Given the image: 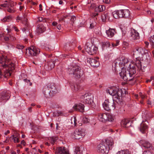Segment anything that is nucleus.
Returning <instances> with one entry per match:
<instances>
[{"mask_svg": "<svg viewBox=\"0 0 154 154\" xmlns=\"http://www.w3.org/2000/svg\"><path fill=\"white\" fill-rule=\"evenodd\" d=\"M106 92L112 96L113 100H105L103 103V107L105 110L107 111L114 110L115 108L114 101L117 102L121 101L122 91V90L119 89L117 87L113 86L107 88Z\"/></svg>", "mask_w": 154, "mask_h": 154, "instance_id": "nucleus-1", "label": "nucleus"}, {"mask_svg": "<svg viewBox=\"0 0 154 154\" xmlns=\"http://www.w3.org/2000/svg\"><path fill=\"white\" fill-rule=\"evenodd\" d=\"M133 65L131 66L129 63L128 66L130 68L126 70L125 68H123L119 74L121 78L125 81H130L132 80L134 77L135 74L136 72L137 67V70L144 72L142 69L141 62L140 60L136 58V60L133 62Z\"/></svg>", "mask_w": 154, "mask_h": 154, "instance_id": "nucleus-2", "label": "nucleus"}, {"mask_svg": "<svg viewBox=\"0 0 154 154\" xmlns=\"http://www.w3.org/2000/svg\"><path fill=\"white\" fill-rule=\"evenodd\" d=\"M113 144V140L109 138L98 145L97 151L102 154H107L108 153L109 149H112Z\"/></svg>", "mask_w": 154, "mask_h": 154, "instance_id": "nucleus-3", "label": "nucleus"}, {"mask_svg": "<svg viewBox=\"0 0 154 154\" xmlns=\"http://www.w3.org/2000/svg\"><path fill=\"white\" fill-rule=\"evenodd\" d=\"M67 73L71 76L76 79L81 78L83 75V72L79 66L75 65L69 66Z\"/></svg>", "mask_w": 154, "mask_h": 154, "instance_id": "nucleus-4", "label": "nucleus"}, {"mask_svg": "<svg viewBox=\"0 0 154 154\" xmlns=\"http://www.w3.org/2000/svg\"><path fill=\"white\" fill-rule=\"evenodd\" d=\"M129 62L124 57L122 56L119 57L116 59L112 64V69H114L116 70L117 67L123 66V68H127L129 63Z\"/></svg>", "mask_w": 154, "mask_h": 154, "instance_id": "nucleus-5", "label": "nucleus"}, {"mask_svg": "<svg viewBox=\"0 0 154 154\" xmlns=\"http://www.w3.org/2000/svg\"><path fill=\"white\" fill-rule=\"evenodd\" d=\"M98 118L100 121L103 122L107 121L112 122L115 119L114 116L109 113H99L98 115Z\"/></svg>", "mask_w": 154, "mask_h": 154, "instance_id": "nucleus-6", "label": "nucleus"}, {"mask_svg": "<svg viewBox=\"0 0 154 154\" xmlns=\"http://www.w3.org/2000/svg\"><path fill=\"white\" fill-rule=\"evenodd\" d=\"M147 52V51L144 50L143 48L137 47L133 49L132 54L134 56L137 57L136 58H137V59L139 60L138 57H141L143 54H145L146 55H147L148 54ZM135 60H136V59Z\"/></svg>", "mask_w": 154, "mask_h": 154, "instance_id": "nucleus-7", "label": "nucleus"}, {"mask_svg": "<svg viewBox=\"0 0 154 154\" xmlns=\"http://www.w3.org/2000/svg\"><path fill=\"white\" fill-rule=\"evenodd\" d=\"M85 130L84 129L77 128L71 134L72 137L75 139H79L85 135Z\"/></svg>", "mask_w": 154, "mask_h": 154, "instance_id": "nucleus-8", "label": "nucleus"}, {"mask_svg": "<svg viewBox=\"0 0 154 154\" xmlns=\"http://www.w3.org/2000/svg\"><path fill=\"white\" fill-rule=\"evenodd\" d=\"M93 97L90 94H85L81 97V101L85 104H91L93 102Z\"/></svg>", "mask_w": 154, "mask_h": 154, "instance_id": "nucleus-9", "label": "nucleus"}, {"mask_svg": "<svg viewBox=\"0 0 154 154\" xmlns=\"http://www.w3.org/2000/svg\"><path fill=\"white\" fill-rule=\"evenodd\" d=\"M26 54L28 56H36L40 52V49L35 47L32 46L28 49H26L25 51Z\"/></svg>", "mask_w": 154, "mask_h": 154, "instance_id": "nucleus-10", "label": "nucleus"}, {"mask_svg": "<svg viewBox=\"0 0 154 154\" xmlns=\"http://www.w3.org/2000/svg\"><path fill=\"white\" fill-rule=\"evenodd\" d=\"M149 125V124L147 121H143L140 124L139 128L140 132L142 133H145L147 130Z\"/></svg>", "mask_w": 154, "mask_h": 154, "instance_id": "nucleus-11", "label": "nucleus"}, {"mask_svg": "<svg viewBox=\"0 0 154 154\" xmlns=\"http://www.w3.org/2000/svg\"><path fill=\"white\" fill-rule=\"evenodd\" d=\"M48 85L45 86L43 88L42 93L44 97L46 98H49L52 97V95L51 93Z\"/></svg>", "mask_w": 154, "mask_h": 154, "instance_id": "nucleus-12", "label": "nucleus"}, {"mask_svg": "<svg viewBox=\"0 0 154 154\" xmlns=\"http://www.w3.org/2000/svg\"><path fill=\"white\" fill-rule=\"evenodd\" d=\"M55 154H69L68 149L65 147L57 148L55 151Z\"/></svg>", "mask_w": 154, "mask_h": 154, "instance_id": "nucleus-13", "label": "nucleus"}, {"mask_svg": "<svg viewBox=\"0 0 154 154\" xmlns=\"http://www.w3.org/2000/svg\"><path fill=\"white\" fill-rule=\"evenodd\" d=\"M10 97V92L7 91L5 93H4L2 94L0 97V101H6L8 100Z\"/></svg>", "mask_w": 154, "mask_h": 154, "instance_id": "nucleus-14", "label": "nucleus"}, {"mask_svg": "<svg viewBox=\"0 0 154 154\" xmlns=\"http://www.w3.org/2000/svg\"><path fill=\"white\" fill-rule=\"evenodd\" d=\"M87 62L92 66L97 67L99 65V63L98 60L96 59L91 58H88Z\"/></svg>", "mask_w": 154, "mask_h": 154, "instance_id": "nucleus-15", "label": "nucleus"}, {"mask_svg": "<svg viewBox=\"0 0 154 154\" xmlns=\"http://www.w3.org/2000/svg\"><path fill=\"white\" fill-rule=\"evenodd\" d=\"M48 88L50 91H51V93L52 96L54 95L57 92V90L55 84L54 83H51L48 85Z\"/></svg>", "mask_w": 154, "mask_h": 154, "instance_id": "nucleus-16", "label": "nucleus"}, {"mask_svg": "<svg viewBox=\"0 0 154 154\" xmlns=\"http://www.w3.org/2000/svg\"><path fill=\"white\" fill-rule=\"evenodd\" d=\"M141 143L142 144L143 146L146 149H148V150L151 151L153 149V147L152 144L149 142L145 140L142 141Z\"/></svg>", "mask_w": 154, "mask_h": 154, "instance_id": "nucleus-17", "label": "nucleus"}, {"mask_svg": "<svg viewBox=\"0 0 154 154\" xmlns=\"http://www.w3.org/2000/svg\"><path fill=\"white\" fill-rule=\"evenodd\" d=\"M73 108L75 110L82 112H84V105L81 103L75 104Z\"/></svg>", "mask_w": 154, "mask_h": 154, "instance_id": "nucleus-18", "label": "nucleus"}, {"mask_svg": "<svg viewBox=\"0 0 154 154\" xmlns=\"http://www.w3.org/2000/svg\"><path fill=\"white\" fill-rule=\"evenodd\" d=\"M121 125L124 128H127L131 125V122L128 119H124L122 120L121 122Z\"/></svg>", "mask_w": 154, "mask_h": 154, "instance_id": "nucleus-19", "label": "nucleus"}, {"mask_svg": "<svg viewBox=\"0 0 154 154\" xmlns=\"http://www.w3.org/2000/svg\"><path fill=\"white\" fill-rule=\"evenodd\" d=\"M46 30V28L42 24H39L37 27L36 31L38 34H40L43 33Z\"/></svg>", "mask_w": 154, "mask_h": 154, "instance_id": "nucleus-20", "label": "nucleus"}, {"mask_svg": "<svg viewBox=\"0 0 154 154\" xmlns=\"http://www.w3.org/2000/svg\"><path fill=\"white\" fill-rule=\"evenodd\" d=\"M131 35L132 38L134 40L138 39L139 38V33L134 29L131 30Z\"/></svg>", "mask_w": 154, "mask_h": 154, "instance_id": "nucleus-21", "label": "nucleus"}, {"mask_svg": "<svg viewBox=\"0 0 154 154\" xmlns=\"http://www.w3.org/2000/svg\"><path fill=\"white\" fill-rule=\"evenodd\" d=\"M71 87L72 90L76 92L80 89V86L77 83H73L71 84Z\"/></svg>", "mask_w": 154, "mask_h": 154, "instance_id": "nucleus-22", "label": "nucleus"}, {"mask_svg": "<svg viewBox=\"0 0 154 154\" xmlns=\"http://www.w3.org/2000/svg\"><path fill=\"white\" fill-rule=\"evenodd\" d=\"M114 29H109V30L106 31V33L108 37L111 38L114 35Z\"/></svg>", "mask_w": 154, "mask_h": 154, "instance_id": "nucleus-23", "label": "nucleus"}, {"mask_svg": "<svg viewBox=\"0 0 154 154\" xmlns=\"http://www.w3.org/2000/svg\"><path fill=\"white\" fill-rule=\"evenodd\" d=\"M82 149H83V147L82 146L76 147L74 151V154H82Z\"/></svg>", "mask_w": 154, "mask_h": 154, "instance_id": "nucleus-24", "label": "nucleus"}, {"mask_svg": "<svg viewBox=\"0 0 154 154\" xmlns=\"http://www.w3.org/2000/svg\"><path fill=\"white\" fill-rule=\"evenodd\" d=\"M58 139V137H52L48 138L46 140L47 141L48 140L52 144H54V143Z\"/></svg>", "mask_w": 154, "mask_h": 154, "instance_id": "nucleus-25", "label": "nucleus"}, {"mask_svg": "<svg viewBox=\"0 0 154 154\" xmlns=\"http://www.w3.org/2000/svg\"><path fill=\"white\" fill-rule=\"evenodd\" d=\"M74 46L71 43H67L64 46V48L67 51L71 50L73 48Z\"/></svg>", "mask_w": 154, "mask_h": 154, "instance_id": "nucleus-26", "label": "nucleus"}, {"mask_svg": "<svg viewBox=\"0 0 154 154\" xmlns=\"http://www.w3.org/2000/svg\"><path fill=\"white\" fill-rule=\"evenodd\" d=\"M101 18L103 22L105 21L109 18L108 13L106 12H104L101 15Z\"/></svg>", "mask_w": 154, "mask_h": 154, "instance_id": "nucleus-27", "label": "nucleus"}, {"mask_svg": "<svg viewBox=\"0 0 154 154\" xmlns=\"http://www.w3.org/2000/svg\"><path fill=\"white\" fill-rule=\"evenodd\" d=\"M97 49V47L92 45L91 47V50L88 54L91 55H93L96 53Z\"/></svg>", "mask_w": 154, "mask_h": 154, "instance_id": "nucleus-28", "label": "nucleus"}, {"mask_svg": "<svg viewBox=\"0 0 154 154\" xmlns=\"http://www.w3.org/2000/svg\"><path fill=\"white\" fill-rule=\"evenodd\" d=\"M92 45L90 43H87L85 44V49L86 51L88 53L89 52H90V51L91 50V47Z\"/></svg>", "mask_w": 154, "mask_h": 154, "instance_id": "nucleus-29", "label": "nucleus"}, {"mask_svg": "<svg viewBox=\"0 0 154 154\" xmlns=\"http://www.w3.org/2000/svg\"><path fill=\"white\" fill-rule=\"evenodd\" d=\"M130 13V12L128 10H123V17L125 18H128L129 16Z\"/></svg>", "mask_w": 154, "mask_h": 154, "instance_id": "nucleus-30", "label": "nucleus"}, {"mask_svg": "<svg viewBox=\"0 0 154 154\" xmlns=\"http://www.w3.org/2000/svg\"><path fill=\"white\" fill-rule=\"evenodd\" d=\"M116 154H131V152L128 150H123L119 151Z\"/></svg>", "mask_w": 154, "mask_h": 154, "instance_id": "nucleus-31", "label": "nucleus"}, {"mask_svg": "<svg viewBox=\"0 0 154 154\" xmlns=\"http://www.w3.org/2000/svg\"><path fill=\"white\" fill-rule=\"evenodd\" d=\"M20 137V135L18 133L15 134L14 135V142L15 143H18L20 142L19 138Z\"/></svg>", "mask_w": 154, "mask_h": 154, "instance_id": "nucleus-32", "label": "nucleus"}, {"mask_svg": "<svg viewBox=\"0 0 154 154\" xmlns=\"http://www.w3.org/2000/svg\"><path fill=\"white\" fill-rule=\"evenodd\" d=\"M76 119L75 116L72 117L70 120V123H71L72 126L74 125V126H75L76 124Z\"/></svg>", "mask_w": 154, "mask_h": 154, "instance_id": "nucleus-33", "label": "nucleus"}, {"mask_svg": "<svg viewBox=\"0 0 154 154\" xmlns=\"http://www.w3.org/2000/svg\"><path fill=\"white\" fill-rule=\"evenodd\" d=\"M2 66L3 68H6L7 67L9 68H14V65L13 63H11L10 64H9V65L6 63H5L3 65L2 64Z\"/></svg>", "mask_w": 154, "mask_h": 154, "instance_id": "nucleus-34", "label": "nucleus"}, {"mask_svg": "<svg viewBox=\"0 0 154 154\" xmlns=\"http://www.w3.org/2000/svg\"><path fill=\"white\" fill-rule=\"evenodd\" d=\"M112 15L113 17L116 19H118L119 18L118 15V11H115L112 13Z\"/></svg>", "mask_w": 154, "mask_h": 154, "instance_id": "nucleus-35", "label": "nucleus"}, {"mask_svg": "<svg viewBox=\"0 0 154 154\" xmlns=\"http://www.w3.org/2000/svg\"><path fill=\"white\" fill-rule=\"evenodd\" d=\"M101 44L103 47H109L110 46V44L108 42H103L101 43Z\"/></svg>", "mask_w": 154, "mask_h": 154, "instance_id": "nucleus-36", "label": "nucleus"}, {"mask_svg": "<svg viewBox=\"0 0 154 154\" xmlns=\"http://www.w3.org/2000/svg\"><path fill=\"white\" fill-rule=\"evenodd\" d=\"M11 16H8L4 18L2 20V21L4 22H8L9 20H11Z\"/></svg>", "mask_w": 154, "mask_h": 154, "instance_id": "nucleus-37", "label": "nucleus"}, {"mask_svg": "<svg viewBox=\"0 0 154 154\" xmlns=\"http://www.w3.org/2000/svg\"><path fill=\"white\" fill-rule=\"evenodd\" d=\"M118 11L119 18L123 17V10H118Z\"/></svg>", "mask_w": 154, "mask_h": 154, "instance_id": "nucleus-38", "label": "nucleus"}, {"mask_svg": "<svg viewBox=\"0 0 154 154\" xmlns=\"http://www.w3.org/2000/svg\"><path fill=\"white\" fill-rule=\"evenodd\" d=\"M99 8V11L100 12L103 11H104L105 9V7L103 5H100L98 6Z\"/></svg>", "mask_w": 154, "mask_h": 154, "instance_id": "nucleus-39", "label": "nucleus"}, {"mask_svg": "<svg viewBox=\"0 0 154 154\" xmlns=\"http://www.w3.org/2000/svg\"><path fill=\"white\" fill-rule=\"evenodd\" d=\"M27 19H26L25 17H24L23 18H22V20H23V21H21L22 22V23L23 24L25 25V26H28V24L27 22Z\"/></svg>", "mask_w": 154, "mask_h": 154, "instance_id": "nucleus-40", "label": "nucleus"}, {"mask_svg": "<svg viewBox=\"0 0 154 154\" xmlns=\"http://www.w3.org/2000/svg\"><path fill=\"white\" fill-rule=\"evenodd\" d=\"M82 121L84 123H86L89 121V119L86 117L84 116L82 118Z\"/></svg>", "mask_w": 154, "mask_h": 154, "instance_id": "nucleus-41", "label": "nucleus"}, {"mask_svg": "<svg viewBox=\"0 0 154 154\" xmlns=\"http://www.w3.org/2000/svg\"><path fill=\"white\" fill-rule=\"evenodd\" d=\"M76 17L75 16H72L71 19V21H72V24L73 25V24L74 23V22L75 20Z\"/></svg>", "mask_w": 154, "mask_h": 154, "instance_id": "nucleus-42", "label": "nucleus"}, {"mask_svg": "<svg viewBox=\"0 0 154 154\" xmlns=\"http://www.w3.org/2000/svg\"><path fill=\"white\" fill-rule=\"evenodd\" d=\"M16 48L18 49L22 50L24 48V46L20 44H17V45Z\"/></svg>", "mask_w": 154, "mask_h": 154, "instance_id": "nucleus-43", "label": "nucleus"}, {"mask_svg": "<svg viewBox=\"0 0 154 154\" xmlns=\"http://www.w3.org/2000/svg\"><path fill=\"white\" fill-rule=\"evenodd\" d=\"M45 20L43 19L42 17H38V22H45Z\"/></svg>", "mask_w": 154, "mask_h": 154, "instance_id": "nucleus-44", "label": "nucleus"}, {"mask_svg": "<svg viewBox=\"0 0 154 154\" xmlns=\"http://www.w3.org/2000/svg\"><path fill=\"white\" fill-rule=\"evenodd\" d=\"M55 62L54 61H53L52 62L50 63L49 65H50L51 68V69L54 67L55 66Z\"/></svg>", "mask_w": 154, "mask_h": 154, "instance_id": "nucleus-45", "label": "nucleus"}, {"mask_svg": "<svg viewBox=\"0 0 154 154\" xmlns=\"http://www.w3.org/2000/svg\"><path fill=\"white\" fill-rule=\"evenodd\" d=\"M7 11L9 13H14L15 12V11L13 9L8 8L7 9Z\"/></svg>", "mask_w": 154, "mask_h": 154, "instance_id": "nucleus-46", "label": "nucleus"}, {"mask_svg": "<svg viewBox=\"0 0 154 154\" xmlns=\"http://www.w3.org/2000/svg\"><path fill=\"white\" fill-rule=\"evenodd\" d=\"M149 40L150 43L154 42L153 41V40H154V35L149 38Z\"/></svg>", "mask_w": 154, "mask_h": 154, "instance_id": "nucleus-47", "label": "nucleus"}, {"mask_svg": "<svg viewBox=\"0 0 154 154\" xmlns=\"http://www.w3.org/2000/svg\"><path fill=\"white\" fill-rule=\"evenodd\" d=\"M123 46L127 47L128 45V43L126 42H124L123 44Z\"/></svg>", "mask_w": 154, "mask_h": 154, "instance_id": "nucleus-48", "label": "nucleus"}, {"mask_svg": "<svg viewBox=\"0 0 154 154\" xmlns=\"http://www.w3.org/2000/svg\"><path fill=\"white\" fill-rule=\"evenodd\" d=\"M103 1L106 4H109L110 2V0H103Z\"/></svg>", "mask_w": 154, "mask_h": 154, "instance_id": "nucleus-49", "label": "nucleus"}, {"mask_svg": "<svg viewBox=\"0 0 154 154\" xmlns=\"http://www.w3.org/2000/svg\"><path fill=\"white\" fill-rule=\"evenodd\" d=\"M96 5L95 4H92L91 5V6H90V8L92 9H94L95 8Z\"/></svg>", "mask_w": 154, "mask_h": 154, "instance_id": "nucleus-50", "label": "nucleus"}, {"mask_svg": "<svg viewBox=\"0 0 154 154\" xmlns=\"http://www.w3.org/2000/svg\"><path fill=\"white\" fill-rule=\"evenodd\" d=\"M98 14L97 13L95 14L93 16V18H94V19H97V15H98Z\"/></svg>", "mask_w": 154, "mask_h": 154, "instance_id": "nucleus-51", "label": "nucleus"}, {"mask_svg": "<svg viewBox=\"0 0 154 154\" xmlns=\"http://www.w3.org/2000/svg\"><path fill=\"white\" fill-rule=\"evenodd\" d=\"M95 10L96 12H100V11H99V9L98 6L97 7L96 6L95 8Z\"/></svg>", "mask_w": 154, "mask_h": 154, "instance_id": "nucleus-52", "label": "nucleus"}, {"mask_svg": "<svg viewBox=\"0 0 154 154\" xmlns=\"http://www.w3.org/2000/svg\"><path fill=\"white\" fill-rule=\"evenodd\" d=\"M14 135H13L12 136L10 137V138H9V140L11 141H14Z\"/></svg>", "mask_w": 154, "mask_h": 154, "instance_id": "nucleus-53", "label": "nucleus"}, {"mask_svg": "<svg viewBox=\"0 0 154 154\" xmlns=\"http://www.w3.org/2000/svg\"><path fill=\"white\" fill-rule=\"evenodd\" d=\"M28 26H26L24 27H23L22 28V30L23 32H24L26 31V29H27V27Z\"/></svg>", "mask_w": 154, "mask_h": 154, "instance_id": "nucleus-54", "label": "nucleus"}, {"mask_svg": "<svg viewBox=\"0 0 154 154\" xmlns=\"http://www.w3.org/2000/svg\"><path fill=\"white\" fill-rule=\"evenodd\" d=\"M139 95L142 99H144L145 97V96L143 94L141 93H140L139 94Z\"/></svg>", "mask_w": 154, "mask_h": 154, "instance_id": "nucleus-55", "label": "nucleus"}, {"mask_svg": "<svg viewBox=\"0 0 154 154\" xmlns=\"http://www.w3.org/2000/svg\"><path fill=\"white\" fill-rule=\"evenodd\" d=\"M8 4H2L0 5V6L2 7L5 8L8 6Z\"/></svg>", "mask_w": 154, "mask_h": 154, "instance_id": "nucleus-56", "label": "nucleus"}, {"mask_svg": "<svg viewBox=\"0 0 154 154\" xmlns=\"http://www.w3.org/2000/svg\"><path fill=\"white\" fill-rule=\"evenodd\" d=\"M21 144L23 145V146H25L26 144V143L24 140L21 141Z\"/></svg>", "mask_w": 154, "mask_h": 154, "instance_id": "nucleus-57", "label": "nucleus"}, {"mask_svg": "<svg viewBox=\"0 0 154 154\" xmlns=\"http://www.w3.org/2000/svg\"><path fill=\"white\" fill-rule=\"evenodd\" d=\"M145 47L147 48L149 45V42H145Z\"/></svg>", "mask_w": 154, "mask_h": 154, "instance_id": "nucleus-58", "label": "nucleus"}, {"mask_svg": "<svg viewBox=\"0 0 154 154\" xmlns=\"http://www.w3.org/2000/svg\"><path fill=\"white\" fill-rule=\"evenodd\" d=\"M95 25L94 23H92L90 24V27L91 28H92L94 27Z\"/></svg>", "mask_w": 154, "mask_h": 154, "instance_id": "nucleus-59", "label": "nucleus"}, {"mask_svg": "<svg viewBox=\"0 0 154 154\" xmlns=\"http://www.w3.org/2000/svg\"><path fill=\"white\" fill-rule=\"evenodd\" d=\"M17 20H20L21 21H23V20H22V18H21L20 17H19V16L17 17Z\"/></svg>", "mask_w": 154, "mask_h": 154, "instance_id": "nucleus-60", "label": "nucleus"}, {"mask_svg": "<svg viewBox=\"0 0 154 154\" xmlns=\"http://www.w3.org/2000/svg\"><path fill=\"white\" fill-rule=\"evenodd\" d=\"M42 5L41 4H40L39 5V10L40 11H42Z\"/></svg>", "mask_w": 154, "mask_h": 154, "instance_id": "nucleus-61", "label": "nucleus"}, {"mask_svg": "<svg viewBox=\"0 0 154 154\" xmlns=\"http://www.w3.org/2000/svg\"><path fill=\"white\" fill-rule=\"evenodd\" d=\"M57 23L55 22H54L52 23V25L54 26H57Z\"/></svg>", "mask_w": 154, "mask_h": 154, "instance_id": "nucleus-62", "label": "nucleus"}, {"mask_svg": "<svg viewBox=\"0 0 154 154\" xmlns=\"http://www.w3.org/2000/svg\"><path fill=\"white\" fill-rule=\"evenodd\" d=\"M147 104L150 105H152V101H148L147 102Z\"/></svg>", "mask_w": 154, "mask_h": 154, "instance_id": "nucleus-63", "label": "nucleus"}, {"mask_svg": "<svg viewBox=\"0 0 154 154\" xmlns=\"http://www.w3.org/2000/svg\"><path fill=\"white\" fill-rule=\"evenodd\" d=\"M61 25L60 24H59L57 26V29H61Z\"/></svg>", "mask_w": 154, "mask_h": 154, "instance_id": "nucleus-64", "label": "nucleus"}]
</instances>
